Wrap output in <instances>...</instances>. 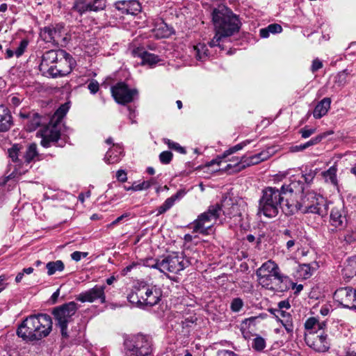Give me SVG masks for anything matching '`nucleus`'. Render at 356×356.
I'll return each mask as SVG.
<instances>
[{
    "mask_svg": "<svg viewBox=\"0 0 356 356\" xmlns=\"http://www.w3.org/2000/svg\"><path fill=\"white\" fill-rule=\"evenodd\" d=\"M217 356H236V354L231 351L227 350H222L218 353Z\"/></svg>",
    "mask_w": 356,
    "mask_h": 356,
    "instance_id": "obj_63",
    "label": "nucleus"
},
{
    "mask_svg": "<svg viewBox=\"0 0 356 356\" xmlns=\"http://www.w3.org/2000/svg\"><path fill=\"white\" fill-rule=\"evenodd\" d=\"M316 132V129L305 127L299 131L302 138H307Z\"/></svg>",
    "mask_w": 356,
    "mask_h": 356,
    "instance_id": "obj_55",
    "label": "nucleus"
},
{
    "mask_svg": "<svg viewBox=\"0 0 356 356\" xmlns=\"http://www.w3.org/2000/svg\"><path fill=\"white\" fill-rule=\"evenodd\" d=\"M179 193H180L178 192L175 195L167 198L165 201L158 207L157 216L161 215L169 210L174 205L175 200L179 197Z\"/></svg>",
    "mask_w": 356,
    "mask_h": 356,
    "instance_id": "obj_36",
    "label": "nucleus"
},
{
    "mask_svg": "<svg viewBox=\"0 0 356 356\" xmlns=\"http://www.w3.org/2000/svg\"><path fill=\"white\" fill-rule=\"evenodd\" d=\"M188 264V261H184L182 254L173 253L164 257L160 264L161 272L164 274L168 273H178L183 270Z\"/></svg>",
    "mask_w": 356,
    "mask_h": 356,
    "instance_id": "obj_10",
    "label": "nucleus"
},
{
    "mask_svg": "<svg viewBox=\"0 0 356 356\" xmlns=\"http://www.w3.org/2000/svg\"><path fill=\"white\" fill-rule=\"evenodd\" d=\"M20 147L18 145H13L11 148L8 149V155L13 161V164H20L18 159Z\"/></svg>",
    "mask_w": 356,
    "mask_h": 356,
    "instance_id": "obj_42",
    "label": "nucleus"
},
{
    "mask_svg": "<svg viewBox=\"0 0 356 356\" xmlns=\"http://www.w3.org/2000/svg\"><path fill=\"white\" fill-rule=\"evenodd\" d=\"M111 93L118 104H126L134 99V97L138 95V90L131 89L124 83L120 82L111 87Z\"/></svg>",
    "mask_w": 356,
    "mask_h": 356,
    "instance_id": "obj_12",
    "label": "nucleus"
},
{
    "mask_svg": "<svg viewBox=\"0 0 356 356\" xmlns=\"http://www.w3.org/2000/svg\"><path fill=\"white\" fill-rule=\"evenodd\" d=\"M277 317L279 318L280 321L282 323L288 333L293 332V325L292 318L289 313L279 310L277 311Z\"/></svg>",
    "mask_w": 356,
    "mask_h": 356,
    "instance_id": "obj_35",
    "label": "nucleus"
},
{
    "mask_svg": "<svg viewBox=\"0 0 356 356\" xmlns=\"http://www.w3.org/2000/svg\"><path fill=\"white\" fill-rule=\"evenodd\" d=\"M60 54H63V49H51L43 54L39 69L44 75L49 76L51 73L50 68H54Z\"/></svg>",
    "mask_w": 356,
    "mask_h": 356,
    "instance_id": "obj_18",
    "label": "nucleus"
},
{
    "mask_svg": "<svg viewBox=\"0 0 356 356\" xmlns=\"http://www.w3.org/2000/svg\"><path fill=\"white\" fill-rule=\"evenodd\" d=\"M106 0H76L72 10L80 15L90 11L97 12L106 8Z\"/></svg>",
    "mask_w": 356,
    "mask_h": 356,
    "instance_id": "obj_14",
    "label": "nucleus"
},
{
    "mask_svg": "<svg viewBox=\"0 0 356 356\" xmlns=\"http://www.w3.org/2000/svg\"><path fill=\"white\" fill-rule=\"evenodd\" d=\"M194 51L197 60H203L208 56V49L204 44L200 43L195 46Z\"/></svg>",
    "mask_w": 356,
    "mask_h": 356,
    "instance_id": "obj_41",
    "label": "nucleus"
},
{
    "mask_svg": "<svg viewBox=\"0 0 356 356\" xmlns=\"http://www.w3.org/2000/svg\"><path fill=\"white\" fill-rule=\"evenodd\" d=\"M244 302L240 298H234L230 304V309L233 312H238L243 308Z\"/></svg>",
    "mask_w": 356,
    "mask_h": 356,
    "instance_id": "obj_49",
    "label": "nucleus"
},
{
    "mask_svg": "<svg viewBox=\"0 0 356 356\" xmlns=\"http://www.w3.org/2000/svg\"><path fill=\"white\" fill-rule=\"evenodd\" d=\"M331 99L328 97L323 99L315 107L314 110V117L319 119L326 115L330 108Z\"/></svg>",
    "mask_w": 356,
    "mask_h": 356,
    "instance_id": "obj_28",
    "label": "nucleus"
},
{
    "mask_svg": "<svg viewBox=\"0 0 356 356\" xmlns=\"http://www.w3.org/2000/svg\"><path fill=\"white\" fill-rule=\"evenodd\" d=\"M222 33H225L224 31H218L216 30V34L213 39L209 42V44L211 47H220V42L227 36L224 35Z\"/></svg>",
    "mask_w": 356,
    "mask_h": 356,
    "instance_id": "obj_43",
    "label": "nucleus"
},
{
    "mask_svg": "<svg viewBox=\"0 0 356 356\" xmlns=\"http://www.w3.org/2000/svg\"><path fill=\"white\" fill-rule=\"evenodd\" d=\"M337 168L336 165L331 166L328 170L321 172L325 181L334 186H337L338 180L337 177Z\"/></svg>",
    "mask_w": 356,
    "mask_h": 356,
    "instance_id": "obj_33",
    "label": "nucleus"
},
{
    "mask_svg": "<svg viewBox=\"0 0 356 356\" xmlns=\"http://www.w3.org/2000/svg\"><path fill=\"white\" fill-rule=\"evenodd\" d=\"M282 31V26L278 24H271L266 28L260 29V36L263 38H266L269 36V33H279Z\"/></svg>",
    "mask_w": 356,
    "mask_h": 356,
    "instance_id": "obj_37",
    "label": "nucleus"
},
{
    "mask_svg": "<svg viewBox=\"0 0 356 356\" xmlns=\"http://www.w3.org/2000/svg\"><path fill=\"white\" fill-rule=\"evenodd\" d=\"M68 109L69 106L67 104L61 105L51 117L48 124L40 131L42 146L48 147L51 143L58 141L60 136V122Z\"/></svg>",
    "mask_w": 356,
    "mask_h": 356,
    "instance_id": "obj_5",
    "label": "nucleus"
},
{
    "mask_svg": "<svg viewBox=\"0 0 356 356\" xmlns=\"http://www.w3.org/2000/svg\"><path fill=\"white\" fill-rule=\"evenodd\" d=\"M333 298L343 307L356 309V290L352 287L338 289L334 292Z\"/></svg>",
    "mask_w": 356,
    "mask_h": 356,
    "instance_id": "obj_13",
    "label": "nucleus"
},
{
    "mask_svg": "<svg viewBox=\"0 0 356 356\" xmlns=\"http://www.w3.org/2000/svg\"><path fill=\"white\" fill-rule=\"evenodd\" d=\"M47 274L49 275H54L56 272H61L64 270L65 266L61 260L56 261H49L47 264Z\"/></svg>",
    "mask_w": 356,
    "mask_h": 356,
    "instance_id": "obj_38",
    "label": "nucleus"
},
{
    "mask_svg": "<svg viewBox=\"0 0 356 356\" xmlns=\"http://www.w3.org/2000/svg\"><path fill=\"white\" fill-rule=\"evenodd\" d=\"M343 241L347 244H350L356 241V232H346L343 236Z\"/></svg>",
    "mask_w": 356,
    "mask_h": 356,
    "instance_id": "obj_54",
    "label": "nucleus"
},
{
    "mask_svg": "<svg viewBox=\"0 0 356 356\" xmlns=\"http://www.w3.org/2000/svg\"><path fill=\"white\" fill-rule=\"evenodd\" d=\"M88 88L92 94H95L99 89L97 81L92 79L88 85Z\"/></svg>",
    "mask_w": 356,
    "mask_h": 356,
    "instance_id": "obj_56",
    "label": "nucleus"
},
{
    "mask_svg": "<svg viewBox=\"0 0 356 356\" xmlns=\"http://www.w3.org/2000/svg\"><path fill=\"white\" fill-rule=\"evenodd\" d=\"M134 56H138L142 58V65H149L152 66L159 61V58L154 54L143 51L142 49H137L133 51Z\"/></svg>",
    "mask_w": 356,
    "mask_h": 356,
    "instance_id": "obj_26",
    "label": "nucleus"
},
{
    "mask_svg": "<svg viewBox=\"0 0 356 356\" xmlns=\"http://www.w3.org/2000/svg\"><path fill=\"white\" fill-rule=\"evenodd\" d=\"M156 183L155 179L154 178L150 179L147 181H143L142 183L136 184H134L132 185L133 191H142L149 188L151 186L154 184Z\"/></svg>",
    "mask_w": 356,
    "mask_h": 356,
    "instance_id": "obj_45",
    "label": "nucleus"
},
{
    "mask_svg": "<svg viewBox=\"0 0 356 356\" xmlns=\"http://www.w3.org/2000/svg\"><path fill=\"white\" fill-rule=\"evenodd\" d=\"M163 142L171 149L175 150L181 154H185L186 153L184 147H181L179 143L173 142L168 138H164Z\"/></svg>",
    "mask_w": 356,
    "mask_h": 356,
    "instance_id": "obj_47",
    "label": "nucleus"
},
{
    "mask_svg": "<svg viewBox=\"0 0 356 356\" xmlns=\"http://www.w3.org/2000/svg\"><path fill=\"white\" fill-rule=\"evenodd\" d=\"M312 275V268L309 264H300L297 269V276L301 279H308Z\"/></svg>",
    "mask_w": 356,
    "mask_h": 356,
    "instance_id": "obj_40",
    "label": "nucleus"
},
{
    "mask_svg": "<svg viewBox=\"0 0 356 356\" xmlns=\"http://www.w3.org/2000/svg\"><path fill=\"white\" fill-rule=\"evenodd\" d=\"M222 211V206L219 204L211 205L208 210L198 216L193 222V232L208 234L212 227V221H216ZM225 213V211H223Z\"/></svg>",
    "mask_w": 356,
    "mask_h": 356,
    "instance_id": "obj_7",
    "label": "nucleus"
},
{
    "mask_svg": "<svg viewBox=\"0 0 356 356\" xmlns=\"http://www.w3.org/2000/svg\"><path fill=\"white\" fill-rule=\"evenodd\" d=\"M342 275L348 279L356 275V255L347 259L346 264L342 270Z\"/></svg>",
    "mask_w": 356,
    "mask_h": 356,
    "instance_id": "obj_30",
    "label": "nucleus"
},
{
    "mask_svg": "<svg viewBox=\"0 0 356 356\" xmlns=\"http://www.w3.org/2000/svg\"><path fill=\"white\" fill-rule=\"evenodd\" d=\"M252 347L257 351H262L266 347V341L261 337H257L253 339Z\"/></svg>",
    "mask_w": 356,
    "mask_h": 356,
    "instance_id": "obj_48",
    "label": "nucleus"
},
{
    "mask_svg": "<svg viewBox=\"0 0 356 356\" xmlns=\"http://www.w3.org/2000/svg\"><path fill=\"white\" fill-rule=\"evenodd\" d=\"M270 157V153L268 151H261L259 154L252 156H243L241 158L240 161L236 164V171L241 170L246 166L257 165L262 161L267 160Z\"/></svg>",
    "mask_w": 356,
    "mask_h": 356,
    "instance_id": "obj_19",
    "label": "nucleus"
},
{
    "mask_svg": "<svg viewBox=\"0 0 356 356\" xmlns=\"http://www.w3.org/2000/svg\"><path fill=\"white\" fill-rule=\"evenodd\" d=\"M316 169H305V170L303 171L302 175V178L304 179L303 183L306 184H310L313 181L314 177H316Z\"/></svg>",
    "mask_w": 356,
    "mask_h": 356,
    "instance_id": "obj_44",
    "label": "nucleus"
},
{
    "mask_svg": "<svg viewBox=\"0 0 356 356\" xmlns=\"http://www.w3.org/2000/svg\"><path fill=\"white\" fill-rule=\"evenodd\" d=\"M58 61L54 65V68H50L51 73L49 76L57 78L69 74L76 65V61L73 57L63 50V54H59Z\"/></svg>",
    "mask_w": 356,
    "mask_h": 356,
    "instance_id": "obj_9",
    "label": "nucleus"
},
{
    "mask_svg": "<svg viewBox=\"0 0 356 356\" xmlns=\"http://www.w3.org/2000/svg\"><path fill=\"white\" fill-rule=\"evenodd\" d=\"M160 264L161 261L159 259H154L152 258L145 259L143 263L144 266L158 269L161 272Z\"/></svg>",
    "mask_w": 356,
    "mask_h": 356,
    "instance_id": "obj_50",
    "label": "nucleus"
},
{
    "mask_svg": "<svg viewBox=\"0 0 356 356\" xmlns=\"http://www.w3.org/2000/svg\"><path fill=\"white\" fill-rule=\"evenodd\" d=\"M40 36L46 42L55 46H64L68 42L69 38L63 24L45 26L41 29Z\"/></svg>",
    "mask_w": 356,
    "mask_h": 356,
    "instance_id": "obj_8",
    "label": "nucleus"
},
{
    "mask_svg": "<svg viewBox=\"0 0 356 356\" xmlns=\"http://www.w3.org/2000/svg\"><path fill=\"white\" fill-rule=\"evenodd\" d=\"M172 154L169 151L162 152L159 155L160 161L163 164H168L172 161Z\"/></svg>",
    "mask_w": 356,
    "mask_h": 356,
    "instance_id": "obj_51",
    "label": "nucleus"
},
{
    "mask_svg": "<svg viewBox=\"0 0 356 356\" xmlns=\"http://www.w3.org/2000/svg\"><path fill=\"white\" fill-rule=\"evenodd\" d=\"M52 320L46 314L31 315L24 319V340L38 341L47 337L52 330Z\"/></svg>",
    "mask_w": 356,
    "mask_h": 356,
    "instance_id": "obj_2",
    "label": "nucleus"
},
{
    "mask_svg": "<svg viewBox=\"0 0 356 356\" xmlns=\"http://www.w3.org/2000/svg\"><path fill=\"white\" fill-rule=\"evenodd\" d=\"M325 134H322L316 136L314 138H312L311 140L308 141L310 147L319 143L325 137Z\"/></svg>",
    "mask_w": 356,
    "mask_h": 356,
    "instance_id": "obj_58",
    "label": "nucleus"
},
{
    "mask_svg": "<svg viewBox=\"0 0 356 356\" xmlns=\"http://www.w3.org/2000/svg\"><path fill=\"white\" fill-rule=\"evenodd\" d=\"M78 309L77 304L70 302L54 309L52 314L54 316L57 324H68L70 318L76 313Z\"/></svg>",
    "mask_w": 356,
    "mask_h": 356,
    "instance_id": "obj_15",
    "label": "nucleus"
},
{
    "mask_svg": "<svg viewBox=\"0 0 356 356\" xmlns=\"http://www.w3.org/2000/svg\"><path fill=\"white\" fill-rule=\"evenodd\" d=\"M297 242H298L297 238L286 240V249L289 251H291L293 249V248L295 246V245L297 243Z\"/></svg>",
    "mask_w": 356,
    "mask_h": 356,
    "instance_id": "obj_61",
    "label": "nucleus"
},
{
    "mask_svg": "<svg viewBox=\"0 0 356 356\" xmlns=\"http://www.w3.org/2000/svg\"><path fill=\"white\" fill-rule=\"evenodd\" d=\"M24 157L25 158V161L27 163H29L34 161L35 159L39 158V154L37 150V145L35 143H31L29 145L26 152V155Z\"/></svg>",
    "mask_w": 356,
    "mask_h": 356,
    "instance_id": "obj_39",
    "label": "nucleus"
},
{
    "mask_svg": "<svg viewBox=\"0 0 356 356\" xmlns=\"http://www.w3.org/2000/svg\"><path fill=\"white\" fill-rule=\"evenodd\" d=\"M105 285H95L93 288L79 294L76 300L81 302H93L99 300L101 303L106 302Z\"/></svg>",
    "mask_w": 356,
    "mask_h": 356,
    "instance_id": "obj_16",
    "label": "nucleus"
},
{
    "mask_svg": "<svg viewBox=\"0 0 356 356\" xmlns=\"http://www.w3.org/2000/svg\"><path fill=\"white\" fill-rule=\"evenodd\" d=\"M123 153V149L119 144L113 145L106 154L104 161L106 163L111 164L115 163L120 161V156Z\"/></svg>",
    "mask_w": 356,
    "mask_h": 356,
    "instance_id": "obj_27",
    "label": "nucleus"
},
{
    "mask_svg": "<svg viewBox=\"0 0 356 356\" xmlns=\"http://www.w3.org/2000/svg\"><path fill=\"white\" fill-rule=\"evenodd\" d=\"M88 256V252H79L75 251L71 254V258L72 260L75 261H79L81 259L82 257H86Z\"/></svg>",
    "mask_w": 356,
    "mask_h": 356,
    "instance_id": "obj_57",
    "label": "nucleus"
},
{
    "mask_svg": "<svg viewBox=\"0 0 356 356\" xmlns=\"http://www.w3.org/2000/svg\"><path fill=\"white\" fill-rule=\"evenodd\" d=\"M129 216V213H125L122 214V216L118 217L114 221H113L111 223L110 226H114V225L118 224L122 220H124V218H127Z\"/></svg>",
    "mask_w": 356,
    "mask_h": 356,
    "instance_id": "obj_62",
    "label": "nucleus"
},
{
    "mask_svg": "<svg viewBox=\"0 0 356 356\" xmlns=\"http://www.w3.org/2000/svg\"><path fill=\"white\" fill-rule=\"evenodd\" d=\"M143 295H146L144 300V306H154L159 303L161 297V291L157 287L149 286L147 285L142 286Z\"/></svg>",
    "mask_w": 356,
    "mask_h": 356,
    "instance_id": "obj_21",
    "label": "nucleus"
},
{
    "mask_svg": "<svg viewBox=\"0 0 356 356\" xmlns=\"http://www.w3.org/2000/svg\"><path fill=\"white\" fill-rule=\"evenodd\" d=\"M116 177L118 181L125 182L127 179V173L124 170H119L117 171Z\"/></svg>",
    "mask_w": 356,
    "mask_h": 356,
    "instance_id": "obj_60",
    "label": "nucleus"
},
{
    "mask_svg": "<svg viewBox=\"0 0 356 356\" xmlns=\"http://www.w3.org/2000/svg\"><path fill=\"white\" fill-rule=\"evenodd\" d=\"M211 15L215 30L224 31L225 33H222L224 35L229 37L239 31L241 22L238 17L226 7L214 8Z\"/></svg>",
    "mask_w": 356,
    "mask_h": 356,
    "instance_id": "obj_3",
    "label": "nucleus"
},
{
    "mask_svg": "<svg viewBox=\"0 0 356 356\" xmlns=\"http://www.w3.org/2000/svg\"><path fill=\"white\" fill-rule=\"evenodd\" d=\"M330 222L335 227H342L346 222V216L342 206L333 207L330 213Z\"/></svg>",
    "mask_w": 356,
    "mask_h": 356,
    "instance_id": "obj_23",
    "label": "nucleus"
},
{
    "mask_svg": "<svg viewBox=\"0 0 356 356\" xmlns=\"http://www.w3.org/2000/svg\"><path fill=\"white\" fill-rule=\"evenodd\" d=\"M285 186V194L286 192L294 194H302L303 195L307 191V188L305 186V184L301 180H296L294 179L291 180L290 184Z\"/></svg>",
    "mask_w": 356,
    "mask_h": 356,
    "instance_id": "obj_29",
    "label": "nucleus"
},
{
    "mask_svg": "<svg viewBox=\"0 0 356 356\" xmlns=\"http://www.w3.org/2000/svg\"><path fill=\"white\" fill-rule=\"evenodd\" d=\"M323 67L322 62L318 59H315L312 62L311 70L312 72H315Z\"/></svg>",
    "mask_w": 356,
    "mask_h": 356,
    "instance_id": "obj_59",
    "label": "nucleus"
},
{
    "mask_svg": "<svg viewBox=\"0 0 356 356\" xmlns=\"http://www.w3.org/2000/svg\"><path fill=\"white\" fill-rule=\"evenodd\" d=\"M285 186L280 189L275 187H266L262 190L259 201V213L268 218L276 217L281 211L287 216L293 215L298 211V206L290 204L286 200L284 204Z\"/></svg>",
    "mask_w": 356,
    "mask_h": 356,
    "instance_id": "obj_1",
    "label": "nucleus"
},
{
    "mask_svg": "<svg viewBox=\"0 0 356 356\" xmlns=\"http://www.w3.org/2000/svg\"><path fill=\"white\" fill-rule=\"evenodd\" d=\"M115 8L121 11L122 14L136 15L141 10V6L136 0H123L117 1Z\"/></svg>",
    "mask_w": 356,
    "mask_h": 356,
    "instance_id": "obj_20",
    "label": "nucleus"
},
{
    "mask_svg": "<svg viewBox=\"0 0 356 356\" xmlns=\"http://www.w3.org/2000/svg\"><path fill=\"white\" fill-rule=\"evenodd\" d=\"M250 143V140H244V141L241 142V143H238V144L234 145V147H232L229 148V149H227V151H225L224 152V154H223V156L222 157L225 158L227 156H229V155H230L232 154H234V153L236 152L238 150L242 149L244 147H245Z\"/></svg>",
    "mask_w": 356,
    "mask_h": 356,
    "instance_id": "obj_46",
    "label": "nucleus"
},
{
    "mask_svg": "<svg viewBox=\"0 0 356 356\" xmlns=\"http://www.w3.org/2000/svg\"><path fill=\"white\" fill-rule=\"evenodd\" d=\"M58 326L60 327V331H61V334L62 336L65 337H67L68 335H67V323H65L64 322L63 323V324H58Z\"/></svg>",
    "mask_w": 356,
    "mask_h": 356,
    "instance_id": "obj_64",
    "label": "nucleus"
},
{
    "mask_svg": "<svg viewBox=\"0 0 356 356\" xmlns=\"http://www.w3.org/2000/svg\"><path fill=\"white\" fill-rule=\"evenodd\" d=\"M153 32L157 38H164L172 34V29L164 22H161L156 24Z\"/></svg>",
    "mask_w": 356,
    "mask_h": 356,
    "instance_id": "obj_32",
    "label": "nucleus"
},
{
    "mask_svg": "<svg viewBox=\"0 0 356 356\" xmlns=\"http://www.w3.org/2000/svg\"><path fill=\"white\" fill-rule=\"evenodd\" d=\"M26 120V131H34L38 127H39L41 123V118L40 115H38V113H32L31 115H29L26 116L24 114V121Z\"/></svg>",
    "mask_w": 356,
    "mask_h": 356,
    "instance_id": "obj_31",
    "label": "nucleus"
},
{
    "mask_svg": "<svg viewBox=\"0 0 356 356\" xmlns=\"http://www.w3.org/2000/svg\"><path fill=\"white\" fill-rule=\"evenodd\" d=\"M280 270L278 265L273 260L264 262L256 271V275L260 284L263 286L272 278L274 275H277Z\"/></svg>",
    "mask_w": 356,
    "mask_h": 356,
    "instance_id": "obj_17",
    "label": "nucleus"
},
{
    "mask_svg": "<svg viewBox=\"0 0 356 356\" xmlns=\"http://www.w3.org/2000/svg\"><path fill=\"white\" fill-rule=\"evenodd\" d=\"M296 284L287 275H283L280 270L277 275L270 278L268 282H266L262 286L275 292H285L290 289H294Z\"/></svg>",
    "mask_w": 356,
    "mask_h": 356,
    "instance_id": "obj_11",
    "label": "nucleus"
},
{
    "mask_svg": "<svg viewBox=\"0 0 356 356\" xmlns=\"http://www.w3.org/2000/svg\"><path fill=\"white\" fill-rule=\"evenodd\" d=\"M316 325H318L317 319L316 318L311 317L306 321L305 327L307 330H316Z\"/></svg>",
    "mask_w": 356,
    "mask_h": 356,
    "instance_id": "obj_53",
    "label": "nucleus"
},
{
    "mask_svg": "<svg viewBox=\"0 0 356 356\" xmlns=\"http://www.w3.org/2000/svg\"><path fill=\"white\" fill-rule=\"evenodd\" d=\"M12 124V116L9 109L3 105H0V133L8 131Z\"/></svg>",
    "mask_w": 356,
    "mask_h": 356,
    "instance_id": "obj_24",
    "label": "nucleus"
},
{
    "mask_svg": "<svg viewBox=\"0 0 356 356\" xmlns=\"http://www.w3.org/2000/svg\"><path fill=\"white\" fill-rule=\"evenodd\" d=\"M307 344L318 352H326L330 348V343L327 339V334L321 332L319 334H313L312 341L307 339Z\"/></svg>",
    "mask_w": 356,
    "mask_h": 356,
    "instance_id": "obj_22",
    "label": "nucleus"
},
{
    "mask_svg": "<svg viewBox=\"0 0 356 356\" xmlns=\"http://www.w3.org/2000/svg\"><path fill=\"white\" fill-rule=\"evenodd\" d=\"M8 167L9 169L7 173L9 174L3 178H0V186L6 185L10 180H19L20 179L19 177L22 175L21 164L10 163Z\"/></svg>",
    "mask_w": 356,
    "mask_h": 356,
    "instance_id": "obj_25",
    "label": "nucleus"
},
{
    "mask_svg": "<svg viewBox=\"0 0 356 356\" xmlns=\"http://www.w3.org/2000/svg\"><path fill=\"white\" fill-rule=\"evenodd\" d=\"M143 293L142 286L134 288V289L128 294L127 299L129 302L138 307H143L141 302V299H143Z\"/></svg>",
    "mask_w": 356,
    "mask_h": 356,
    "instance_id": "obj_34",
    "label": "nucleus"
},
{
    "mask_svg": "<svg viewBox=\"0 0 356 356\" xmlns=\"http://www.w3.org/2000/svg\"><path fill=\"white\" fill-rule=\"evenodd\" d=\"M124 346L128 356H151L154 351L152 337L141 333L127 337Z\"/></svg>",
    "mask_w": 356,
    "mask_h": 356,
    "instance_id": "obj_4",
    "label": "nucleus"
},
{
    "mask_svg": "<svg viewBox=\"0 0 356 356\" xmlns=\"http://www.w3.org/2000/svg\"><path fill=\"white\" fill-rule=\"evenodd\" d=\"M282 235L283 236L285 240L297 238L298 239V236L297 232L296 230H291L289 229H286L282 232Z\"/></svg>",
    "mask_w": 356,
    "mask_h": 356,
    "instance_id": "obj_52",
    "label": "nucleus"
},
{
    "mask_svg": "<svg viewBox=\"0 0 356 356\" xmlns=\"http://www.w3.org/2000/svg\"><path fill=\"white\" fill-rule=\"evenodd\" d=\"M295 205L298 206V211L302 210L303 213H316L323 216L327 211L323 197L313 191L307 190Z\"/></svg>",
    "mask_w": 356,
    "mask_h": 356,
    "instance_id": "obj_6",
    "label": "nucleus"
}]
</instances>
